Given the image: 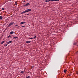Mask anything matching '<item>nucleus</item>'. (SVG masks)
Here are the masks:
<instances>
[{
    "label": "nucleus",
    "mask_w": 78,
    "mask_h": 78,
    "mask_svg": "<svg viewBox=\"0 0 78 78\" xmlns=\"http://www.w3.org/2000/svg\"><path fill=\"white\" fill-rule=\"evenodd\" d=\"M31 11V9H27L26 10L23 11V12L21 13V14H23L24 13H25V12H29V11Z\"/></svg>",
    "instance_id": "nucleus-1"
},
{
    "label": "nucleus",
    "mask_w": 78,
    "mask_h": 78,
    "mask_svg": "<svg viewBox=\"0 0 78 78\" xmlns=\"http://www.w3.org/2000/svg\"><path fill=\"white\" fill-rule=\"evenodd\" d=\"M14 23L13 22H12L11 23H10L9 25H8V27H10L12 25H14Z\"/></svg>",
    "instance_id": "nucleus-2"
},
{
    "label": "nucleus",
    "mask_w": 78,
    "mask_h": 78,
    "mask_svg": "<svg viewBox=\"0 0 78 78\" xmlns=\"http://www.w3.org/2000/svg\"><path fill=\"white\" fill-rule=\"evenodd\" d=\"M30 4L29 3H27L26 5H24V6H28V5H30Z\"/></svg>",
    "instance_id": "nucleus-3"
},
{
    "label": "nucleus",
    "mask_w": 78,
    "mask_h": 78,
    "mask_svg": "<svg viewBox=\"0 0 78 78\" xmlns=\"http://www.w3.org/2000/svg\"><path fill=\"white\" fill-rule=\"evenodd\" d=\"M26 23V22H21L20 23V24L22 25V24H24V23Z\"/></svg>",
    "instance_id": "nucleus-4"
},
{
    "label": "nucleus",
    "mask_w": 78,
    "mask_h": 78,
    "mask_svg": "<svg viewBox=\"0 0 78 78\" xmlns=\"http://www.w3.org/2000/svg\"><path fill=\"white\" fill-rule=\"evenodd\" d=\"M50 1H51V0H45L44 2H49Z\"/></svg>",
    "instance_id": "nucleus-5"
},
{
    "label": "nucleus",
    "mask_w": 78,
    "mask_h": 78,
    "mask_svg": "<svg viewBox=\"0 0 78 78\" xmlns=\"http://www.w3.org/2000/svg\"><path fill=\"white\" fill-rule=\"evenodd\" d=\"M12 42V41H9L7 43V44H10V43H11V42Z\"/></svg>",
    "instance_id": "nucleus-6"
},
{
    "label": "nucleus",
    "mask_w": 78,
    "mask_h": 78,
    "mask_svg": "<svg viewBox=\"0 0 78 78\" xmlns=\"http://www.w3.org/2000/svg\"><path fill=\"white\" fill-rule=\"evenodd\" d=\"M31 42V41H26V43L27 44L28 43V44H29V43H30Z\"/></svg>",
    "instance_id": "nucleus-7"
},
{
    "label": "nucleus",
    "mask_w": 78,
    "mask_h": 78,
    "mask_svg": "<svg viewBox=\"0 0 78 78\" xmlns=\"http://www.w3.org/2000/svg\"><path fill=\"white\" fill-rule=\"evenodd\" d=\"M51 1H52V2H55V1H59V0H51Z\"/></svg>",
    "instance_id": "nucleus-8"
},
{
    "label": "nucleus",
    "mask_w": 78,
    "mask_h": 78,
    "mask_svg": "<svg viewBox=\"0 0 78 78\" xmlns=\"http://www.w3.org/2000/svg\"><path fill=\"white\" fill-rule=\"evenodd\" d=\"M14 33V32L13 31H11L10 32V34H13Z\"/></svg>",
    "instance_id": "nucleus-9"
},
{
    "label": "nucleus",
    "mask_w": 78,
    "mask_h": 78,
    "mask_svg": "<svg viewBox=\"0 0 78 78\" xmlns=\"http://www.w3.org/2000/svg\"><path fill=\"white\" fill-rule=\"evenodd\" d=\"M66 71H67V70H66V69H64V70L63 72H64V73H66Z\"/></svg>",
    "instance_id": "nucleus-10"
},
{
    "label": "nucleus",
    "mask_w": 78,
    "mask_h": 78,
    "mask_svg": "<svg viewBox=\"0 0 78 78\" xmlns=\"http://www.w3.org/2000/svg\"><path fill=\"white\" fill-rule=\"evenodd\" d=\"M5 41H2L1 42V44H4V43H5Z\"/></svg>",
    "instance_id": "nucleus-11"
},
{
    "label": "nucleus",
    "mask_w": 78,
    "mask_h": 78,
    "mask_svg": "<svg viewBox=\"0 0 78 78\" xmlns=\"http://www.w3.org/2000/svg\"><path fill=\"white\" fill-rule=\"evenodd\" d=\"M2 18H3V17L2 16H0V20L2 19Z\"/></svg>",
    "instance_id": "nucleus-12"
},
{
    "label": "nucleus",
    "mask_w": 78,
    "mask_h": 78,
    "mask_svg": "<svg viewBox=\"0 0 78 78\" xmlns=\"http://www.w3.org/2000/svg\"><path fill=\"white\" fill-rule=\"evenodd\" d=\"M26 78H31V77L30 76H28Z\"/></svg>",
    "instance_id": "nucleus-13"
},
{
    "label": "nucleus",
    "mask_w": 78,
    "mask_h": 78,
    "mask_svg": "<svg viewBox=\"0 0 78 78\" xmlns=\"http://www.w3.org/2000/svg\"><path fill=\"white\" fill-rule=\"evenodd\" d=\"M36 36H35L34 37H33V39H36Z\"/></svg>",
    "instance_id": "nucleus-14"
},
{
    "label": "nucleus",
    "mask_w": 78,
    "mask_h": 78,
    "mask_svg": "<svg viewBox=\"0 0 78 78\" xmlns=\"http://www.w3.org/2000/svg\"><path fill=\"white\" fill-rule=\"evenodd\" d=\"M11 37V36L10 35H9L8 37V38H9V37Z\"/></svg>",
    "instance_id": "nucleus-15"
},
{
    "label": "nucleus",
    "mask_w": 78,
    "mask_h": 78,
    "mask_svg": "<svg viewBox=\"0 0 78 78\" xmlns=\"http://www.w3.org/2000/svg\"><path fill=\"white\" fill-rule=\"evenodd\" d=\"M23 72H24L21 71L20 73H23Z\"/></svg>",
    "instance_id": "nucleus-16"
},
{
    "label": "nucleus",
    "mask_w": 78,
    "mask_h": 78,
    "mask_svg": "<svg viewBox=\"0 0 78 78\" xmlns=\"http://www.w3.org/2000/svg\"><path fill=\"white\" fill-rule=\"evenodd\" d=\"M2 10H4V9H5V8H2Z\"/></svg>",
    "instance_id": "nucleus-17"
},
{
    "label": "nucleus",
    "mask_w": 78,
    "mask_h": 78,
    "mask_svg": "<svg viewBox=\"0 0 78 78\" xmlns=\"http://www.w3.org/2000/svg\"><path fill=\"white\" fill-rule=\"evenodd\" d=\"M15 5H17V2H15Z\"/></svg>",
    "instance_id": "nucleus-18"
},
{
    "label": "nucleus",
    "mask_w": 78,
    "mask_h": 78,
    "mask_svg": "<svg viewBox=\"0 0 78 78\" xmlns=\"http://www.w3.org/2000/svg\"><path fill=\"white\" fill-rule=\"evenodd\" d=\"M17 37H14V39H16V38H17Z\"/></svg>",
    "instance_id": "nucleus-19"
},
{
    "label": "nucleus",
    "mask_w": 78,
    "mask_h": 78,
    "mask_svg": "<svg viewBox=\"0 0 78 78\" xmlns=\"http://www.w3.org/2000/svg\"><path fill=\"white\" fill-rule=\"evenodd\" d=\"M76 43H74V45H76Z\"/></svg>",
    "instance_id": "nucleus-20"
},
{
    "label": "nucleus",
    "mask_w": 78,
    "mask_h": 78,
    "mask_svg": "<svg viewBox=\"0 0 78 78\" xmlns=\"http://www.w3.org/2000/svg\"><path fill=\"white\" fill-rule=\"evenodd\" d=\"M29 39H33V38H29Z\"/></svg>",
    "instance_id": "nucleus-21"
},
{
    "label": "nucleus",
    "mask_w": 78,
    "mask_h": 78,
    "mask_svg": "<svg viewBox=\"0 0 78 78\" xmlns=\"http://www.w3.org/2000/svg\"><path fill=\"white\" fill-rule=\"evenodd\" d=\"M17 26H18V25H15V27H17Z\"/></svg>",
    "instance_id": "nucleus-22"
},
{
    "label": "nucleus",
    "mask_w": 78,
    "mask_h": 78,
    "mask_svg": "<svg viewBox=\"0 0 78 78\" xmlns=\"http://www.w3.org/2000/svg\"><path fill=\"white\" fill-rule=\"evenodd\" d=\"M21 27H25V26H21Z\"/></svg>",
    "instance_id": "nucleus-23"
},
{
    "label": "nucleus",
    "mask_w": 78,
    "mask_h": 78,
    "mask_svg": "<svg viewBox=\"0 0 78 78\" xmlns=\"http://www.w3.org/2000/svg\"><path fill=\"white\" fill-rule=\"evenodd\" d=\"M7 45H7V44H5V46L6 47V46H7Z\"/></svg>",
    "instance_id": "nucleus-24"
},
{
    "label": "nucleus",
    "mask_w": 78,
    "mask_h": 78,
    "mask_svg": "<svg viewBox=\"0 0 78 78\" xmlns=\"http://www.w3.org/2000/svg\"><path fill=\"white\" fill-rule=\"evenodd\" d=\"M76 74H77V75H78V72H76Z\"/></svg>",
    "instance_id": "nucleus-25"
},
{
    "label": "nucleus",
    "mask_w": 78,
    "mask_h": 78,
    "mask_svg": "<svg viewBox=\"0 0 78 78\" xmlns=\"http://www.w3.org/2000/svg\"><path fill=\"white\" fill-rule=\"evenodd\" d=\"M25 2V1H23V2L24 3V2Z\"/></svg>",
    "instance_id": "nucleus-26"
},
{
    "label": "nucleus",
    "mask_w": 78,
    "mask_h": 78,
    "mask_svg": "<svg viewBox=\"0 0 78 78\" xmlns=\"http://www.w3.org/2000/svg\"><path fill=\"white\" fill-rule=\"evenodd\" d=\"M27 14V15H29V13H28V14Z\"/></svg>",
    "instance_id": "nucleus-27"
},
{
    "label": "nucleus",
    "mask_w": 78,
    "mask_h": 78,
    "mask_svg": "<svg viewBox=\"0 0 78 78\" xmlns=\"http://www.w3.org/2000/svg\"><path fill=\"white\" fill-rule=\"evenodd\" d=\"M78 53V51L76 52V53Z\"/></svg>",
    "instance_id": "nucleus-28"
},
{
    "label": "nucleus",
    "mask_w": 78,
    "mask_h": 78,
    "mask_svg": "<svg viewBox=\"0 0 78 78\" xmlns=\"http://www.w3.org/2000/svg\"><path fill=\"white\" fill-rule=\"evenodd\" d=\"M19 27H18V28H19Z\"/></svg>",
    "instance_id": "nucleus-29"
}]
</instances>
